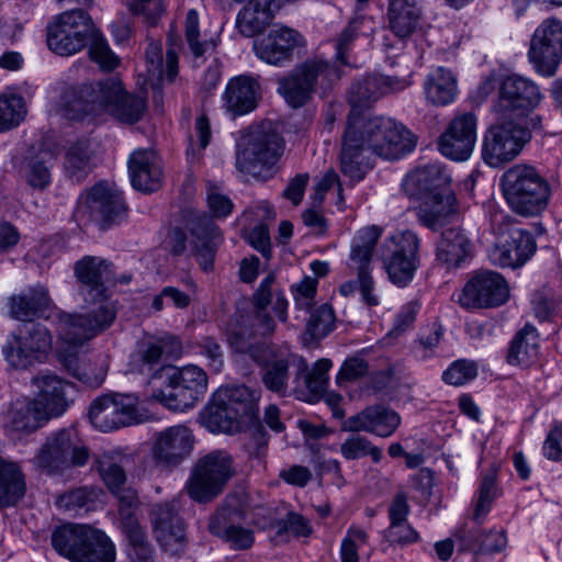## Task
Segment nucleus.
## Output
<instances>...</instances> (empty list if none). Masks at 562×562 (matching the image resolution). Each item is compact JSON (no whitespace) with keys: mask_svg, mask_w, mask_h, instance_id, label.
<instances>
[{"mask_svg":"<svg viewBox=\"0 0 562 562\" xmlns=\"http://www.w3.org/2000/svg\"><path fill=\"white\" fill-rule=\"evenodd\" d=\"M507 241L519 267L525 265L536 251L535 238L531 233L525 229L513 231Z\"/></svg>","mask_w":562,"mask_h":562,"instance_id":"nucleus-63","label":"nucleus"},{"mask_svg":"<svg viewBox=\"0 0 562 562\" xmlns=\"http://www.w3.org/2000/svg\"><path fill=\"white\" fill-rule=\"evenodd\" d=\"M128 172L133 188L138 191L154 192L161 184L162 170L154 150H134L128 158Z\"/></svg>","mask_w":562,"mask_h":562,"instance_id":"nucleus-36","label":"nucleus"},{"mask_svg":"<svg viewBox=\"0 0 562 562\" xmlns=\"http://www.w3.org/2000/svg\"><path fill=\"white\" fill-rule=\"evenodd\" d=\"M45 154H37L25 159L22 173L26 183L35 190H44L52 182L50 168Z\"/></svg>","mask_w":562,"mask_h":562,"instance_id":"nucleus-51","label":"nucleus"},{"mask_svg":"<svg viewBox=\"0 0 562 562\" xmlns=\"http://www.w3.org/2000/svg\"><path fill=\"white\" fill-rule=\"evenodd\" d=\"M381 228L369 226L360 229L351 244L350 261L351 265L360 270H370V262L373 250L381 236Z\"/></svg>","mask_w":562,"mask_h":562,"instance_id":"nucleus-47","label":"nucleus"},{"mask_svg":"<svg viewBox=\"0 0 562 562\" xmlns=\"http://www.w3.org/2000/svg\"><path fill=\"white\" fill-rule=\"evenodd\" d=\"M117 499V512L120 518L121 530L139 527L137 518L140 501L135 488L124 486L116 492L111 493Z\"/></svg>","mask_w":562,"mask_h":562,"instance_id":"nucleus-50","label":"nucleus"},{"mask_svg":"<svg viewBox=\"0 0 562 562\" xmlns=\"http://www.w3.org/2000/svg\"><path fill=\"white\" fill-rule=\"evenodd\" d=\"M234 459L225 450H213L198 459L186 485L195 502L209 503L216 498L234 475Z\"/></svg>","mask_w":562,"mask_h":562,"instance_id":"nucleus-9","label":"nucleus"},{"mask_svg":"<svg viewBox=\"0 0 562 562\" xmlns=\"http://www.w3.org/2000/svg\"><path fill=\"white\" fill-rule=\"evenodd\" d=\"M281 9V0H254L247 2L236 16L238 32L251 37L261 33Z\"/></svg>","mask_w":562,"mask_h":562,"instance_id":"nucleus-38","label":"nucleus"},{"mask_svg":"<svg viewBox=\"0 0 562 562\" xmlns=\"http://www.w3.org/2000/svg\"><path fill=\"white\" fill-rule=\"evenodd\" d=\"M99 474L111 493L125 486L126 472L123 458L103 454L98 460Z\"/></svg>","mask_w":562,"mask_h":562,"instance_id":"nucleus-55","label":"nucleus"},{"mask_svg":"<svg viewBox=\"0 0 562 562\" xmlns=\"http://www.w3.org/2000/svg\"><path fill=\"white\" fill-rule=\"evenodd\" d=\"M11 427L15 431L32 432L43 427L49 418L34 400H16L9 412Z\"/></svg>","mask_w":562,"mask_h":562,"instance_id":"nucleus-40","label":"nucleus"},{"mask_svg":"<svg viewBox=\"0 0 562 562\" xmlns=\"http://www.w3.org/2000/svg\"><path fill=\"white\" fill-rule=\"evenodd\" d=\"M126 540L125 554L127 562H156L157 555L146 530L139 526L123 530Z\"/></svg>","mask_w":562,"mask_h":562,"instance_id":"nucleus-48","label":"nucleus"},{"mask_svg":"<svg viewBox=\"0 0 562 562\" xmlns=\"http://www.w3.org/2000/svg\"><path fill=\"white\" fill-rule=\"evenodd\" d=\"M227 340L235 352L248 356L260 368H263L272 358L279 355L266 342L252 341L251 333L243 327L229 333Z\"/></svg>","mask_w":562,"mask_h":562,"instance_id":"nucleus-43","label":"nucleus"},{"mask_svg":"<svg viewBox=\"0 0 562 562\" xmlns=\"http://www.w3.org/2000/svg\"><path fill=\"white\" fill-rule=\"evenodd\" d=\"M476 128L477 117L474 113L456 114L439 137V151L456 161L467 160L475 146Z\"/></svg>","mask_w":562,"mask_h":562,"instance_id":"nucleus-23","label":"nucleus"},{"mask_svg":"<svg viewBox=\"0 0 562 562\" xmlns=\"http://www.w3.org/2000/svg\"><path fill=\"white\" fill-rule=\"evenodd\" d=\"M33 381L40 390L34 401L41 403L47 417L50 419L63 415L71 403L74 385L54 374L40 375Z\"/></svg>","mask_w":562,"mask_h":562,"instance_id":"nucleus-35","label":"nucleus"},{"mask_svg":"<svg viewBox=\"0 0 562 562\" xmlns=\"http://www.w3.org/2000/svg\"><path fill=\"white\" fill-rule=\"evenodd\" d=\"M285 142L271 123H262L250 130L236 154V168L261 180H268L277 171L276 165L284 153Z\"/></svg>","mask_w":562,"mask_h":562,"instance_id":"nucleus-4","label":"nucleus"},{"mask_svg":"<svg viewBox=\"0 0 562 562\" xmlns=\"http://www.w3.org/2000/svg\"><path fill=\"white\" fill-rule=\"evenodd\" d=\"M260 98L259 82L246 75L232 78L223 94V105L233 116H241L252 112Z\"/></svg>","mask_w":562,"mask_h":562,"instance_id":"nucleus-34","label":"nucleus"},{"mask_svg":"<svg viewBox=\"0 0 562 562\" xmlns=\"http://www.w3.org/2000/svg\"><path fill=\"white\" fill-rule=\"evenodd\" d=\"M434 255L437 266L457 270L472 257V241L461 227L446 228L434 244Z\"/></svg>","mask_w":562,"mask_h":562,"instance_id":"nucleus-28","label":"nucleus"},{"mask_svg":"<svg viewBox=\"0 0 562 562\" xmlns=\"http://www.w3.org/2000/svg\"><path fill=\"white\" fill-rule=\"evenodd\" d=\"M420 0H387L386 29L400 41L412 38L422 31Z\"/></svg>","mask_w":562,"mask_h":562,"instance_id":"nucleus-33","label":"nucleus"},{"mask_svg":"<svg viewBox=\"0 0 562 562\" xmlns=\"http://www.w3.org/2000/svg\"><path fill=\"white\" fill-rule=\"evenodd\" d=\"M63 366L71 376L90 387H99L105 378V373L101 371L99 373H91L88 366L77 355L64 357Z\"/></svg>","mask_w":562,"mask_h":562,"instance_id":"nucleus-62","label":"nucleus"},{"mask_svg":"<svg viewBox=\"0 0 562 562\" xmlns=\"http://www.w3.org/2000/svg\"><path fill=\"white\" fill-rule=\"evenodd\" d=\"M536 71L546 77L555 75L562 59V22L549 18L536 29L528 50Z\"/></svg>","mask_w":562,"mask_h":562,"instance_id":"nucleus-19","label":"nucleus"},{"mask_svg":"<svg viewBox=\"0 0 562 562\" xmlns=\"http://www.w3.org/2000/svg\"><path fill=\"white\" fill-rule=\"evenodd\" d=\"M181 353L182 344L178 337L170 334L148 337L138 344L132 364L134 370L150 379L162 378L173 368L168 361Z\"/></svg>","mask_w":562,"mask_h":562,"instance_id":"nucleus-17","label":"nucleus"},{"mask_svg":"<svg viewBox=\"0 0 562 562\" xmlns=\"http://www.w3.org/2000/svg\"><path fill=\"white\" fill-rule=\"evenodd\" d=\"M340 453L346 460H357L370 456L374 463H379L382 459V450L360 435L348 437L340 445Z\"/></svg>","mask_w":562,"mask_h":562,"instance_id":"nucleus-58","label":"nucleus"},{"mask_svg":"<svg viewBox=\"0 0 562 562\" xmlns=\"http://www.w3.org/2000/svg\"><path fill=\"white\" fill-rule=\"evenodd\" d=\"M357 291L360 292L361 301L368 306H376L380 301L374 293V280L370 270H360L355 280H348L339 286V292L342 296L353 295Z\"/></svg>","mask_w":562,"mask_h":562,"instance_id":"nucleus-56","label":"nucleus"},{"mask_svg":"<svg viewBox=\"0 0 562 562\" xmlns=\"http://www.w3.org/2000/svg\"><path fill=\"white\" fill-rule=\"evenodd\" d=\"M79 294L86 303L110 297L108 281L113 280V263L101 257L85 256L75 265Z\"/></svg>","mask_w":562,"mask_h":562,"instance_id":"nucleus-26","label":"nucleus"},{"mask_svg":"<svg viewBox=\"0 0 562 562\" xmlns=\"http://www.w3.org/2000/svg\"><path fill=\"white\" fill-rule=\"evenodd\" d=\"M496 471L490 470L482 476L477 498L474 505L473 519L481 525L488 514L493 501L497 497Z\"/></svg>","mask_w":562,"mask_h":562,"instance_id":"nucleus-57","label":"nucleus"},{"mask_svg":"<svg viewBox=\"0 0 562 562\" xmlns=\"http://www.w3.org/2000/svg\"><path fill=\"white\" fill-rule=\"evenodd\" d=\"M88 460V448L78 431L68 427L50 432L31 461L48 475H63L72 468L83 467Z\"/></svg>","mask_w":562,"mask_h":562,"instance_id":"nucleus-7","label":"nucleus"},{"mask_svg":"<svg viewBox=\"0 0 562 562\" xmlns=\"http://www.w3.org/2000/svg\"><path fill=\"white\" fill-rule=\"evenodd\" d=\"M192 240L190 256H193L204 272L214 269V259L218 244L222 241L218 226L205 213L195 215L189 224Z\"/></svg>","mask_w":562,"mask_h":562,"instance_id":"nucleus-27","label":"nucleus"},{"mask_svg":"<svg viewBox=\"0 0 562 562\" xmlns=\"http://www.w3.org/2000/svg\"><path fill=\"white\" fill-rule=\"evenodd\" d=\"M26 493V480L21 467L0 457V509L15 506Z\"/></svg>","mask_w":562,"mask_h":562,"instance_id":"nucleus-39","label":"nucleus"},{"mask_svg":"<svg viewBox=\"0 0 562 562\" xmlns=\"http://www.w3.org/2000/svg\"><path fill=\"white\" fill-rule=\"evenodd\" d=\"M90 159L89 146L86 142H77L71 145L65 157L67 177L75 182L85 180L91 170Z\"/></svg>","mask_w":562,"mask_h":562,"instance_id":"nucleus-49","label":"nucleus"},{"mask_svg":"<svg viewBox=\"0 0 562 562\" xmlns=\"http://www.w3.org/2000/svg\"><path fill=\"white\" fill-rule=\"evenodd\" d=\"M83 314H58V333L69 345H82L110 328L117 315L116 302L110 297L97 301Z\"/></svg>","mask_w":562,"mask_h":562,"instance_id":"nucleus-11","label":"nucleus"},{"mask_svg":"<svg viewBox=\"0 0 562 562\" xmlns=\"http://www.w3.org/2000/svg\"><path fill=\"white\" fill-rule=\"evenodd\" d=\"M305 46V40L296 30L288 26H276L254 44L256 55L262 61L282 67L290 63L295 52Z\"/></svg>","mask_w":562,"mask_h":562,"instance_id":"nucleus-25","label":"nucleus"},{"mask_svg":"<svg viewBox=\"0 0 562 562\" xmlns=\"http://www.w3.org/2000/svg\"><path fill=\"white\" fill-rule=\"evenodd\" d=\"M393 249L383 255V262L390 281L398 288L407 286L420 267L422 240L417 233L405 229L390 238Z\"/></svg>","mask_w":562,"mask_h":562,"instance_id":"nucleus-18","label":"nucleus"},{"mask_svg":"<svg viewBox=\"0 0 562 562\" xmlns=\"http://www.w3.org/2000/svg\"><path fill=\"white\" fill-rule=\"evenodd\" d=\"M396 89L390 77L382 75L368 76L361 80L352 82L349 89L348 101L356 108L367 106L381 95Z\"/></svg>","mask_w":562,"mask_h":562,"instance_id":"nucleus-41","label":"nucleus"},{"mask_svg":"<svg viewBox=\"0 0 562 562\" xmlns=\"http://www.w3.org/2000/svg\"><path fill=\"white\" fill-rule=\"evenodd\" d=\"M450 181L445 167L439 162H432L411 171L403 181V189L408 196L423 199L443 191H452Z\"/></svg>","mask_w":562,"mask_h":562,"instance_id":"nucleus-30","label":"nucleus"},{"mask_svg":"<svg viewBox=\"0 0 562 562\" xmlns=\"http://www.w3.org/2000/svg\"><path fill=\"white\" fill-rule=\"evenodd\" d=\"M293 355H278L260 370L261 381L267 390L285 395L290 380V362Z\"/></svg>","mask_w":562,"mask_h":562,"instance_id":"nucleus-46","label":"nucleus"},{"mask_svg":"<svg viewBox=\"0 0 562 562\" xmlns=\"http://www.w3.org/2000/svg\"><path fill=\"white\" fill-rule=\"evenodd\" d=\"M508 297L505 278L492 270H481L465 283L459 302L465 308H493L505 304Z\"/></svg>","mask_w":562,"mask_h":562,"instance_id":"nucleus-20","label":"nucleus"},{"mask_svg":"<svg viewBox=\"0 0 562 562\" xmlns=\"http://www.w3.org/2000/svg\"><path fill=\"white\" fill-rule=\"evenodd\" d=\"M259 401H256L254 414L243 417V429L249 436L247 448L250 454L261 458L268 447L269 436L259 419Z\"/></svg>","mask_w":562,"mask_h":562,"instance_id":"nucleus-52","label":"nucleus"},{"mask_svg":"<svg viewBox=\"0 0 562 562\" xmlns=\"http://www.w3.org/2000/svg\"><path fill=\"white\" fill-rule=\"evenodd\" d=\"M529 142V132L515 120L496 121L483 135L482 158L486 165L499 167L514 160Z\"/></svg>","mask_w":562,"mask_h":562,"instance_id":"nucleus-14","label":"nucleus"},{"mask_svg":"<svg viewBox=\"0 0 562 562\" xmlns=\"http://www.w3.org/2000/svg\"><path fill=\"white\" fill-rule=\"evenodd\" d=\"M292 362L296 368V378H303L307 390L315 395L326 391L328 385V372L333 366L331 360L322 358L317 360L312 369L307 361L301 356H292Z\"/></svg>","mask_w":562,"mask_h":562,"instance_id":"nucleus-45","label":"nucleus"},{"mask_svg":"<svg viewBox=\"0 0 562 562\" xmlns=\"http://www.w3.org/2000/svg\"><path fill=\"white\" fill-rule=\"evenodd\" d=\"M209 528L211 533L223 539L234 550H247L255 541L252 530L243 526L229 524L221 527L217 522L211 521Z\"/></svg>","mask_w":562,"mask_h":562,"instance_id":"nucleus-54","label":"nucleus"},{"mask_svg":"<svg viewBox=\"0 0 562 562\" xmlns=\"http://www.w3.org/2000/svg\"><path fill=\"white\" fill-rule=\"evenodd\" d=\"M503 195L515 213L522 216L539 215L549 204L551 186L532 165L516 164L501 178Z\"/></svg>","mask_w":562,"mask_h":562,"instance_id":"nucleus-2","label":"nucleus"},{"mask_svg":"<svg viewBox=\"0 0 562 562\" xmlns=\"http://www.w3.org/2000/svg\"><path fill=\"white\" fill-rule=\"evenodd\" d=\"M64 106L71 120L108 113L121 123L134 124L142 120L147 103L145 98L126 92L121 80L106 78L68 88Z\"/></svg>","mask_w":562,"mask_h":562,"instance_id":"nucleus-1","label":"nucleus"},{"mask_svg":"<svg viewBox=\"0 0 562 562\" xmlns=\"http://www.w3.org/2000/svg\"><path fill=\"white\" fill-rule=\"evenodd\" d=\"M95 29L87 11H65L47 25L48 48L60 56L74 55L88 46L89 41L95 36Z\"/></svg>","mask_w":562,"mask_h":562,"instance_id":"nucleus-10","label":"nucleus"},{"mask_svg":"<svg viewBox=\"0 0 562 562\" xmlns=\"http://www.w3.org/2000/svg\"><path fill=\"white\" fill-rule=\"evenodd\" d=\"M194 436L184 425L170 426L155 435L151 458L157 467L172 470L193 450Z\"/></svg>","mask_w":562,"mask_h":562,"instance_id":"nucleus-22","label":"nucleus"},{"mask_svg":"<svg viewBox=\"0 0 562 562\" xmlns=\"http://www.w3.org/2000/svg\"><path fill=\"white\" fill-rule=\"evenodd\" d=\"M539 355V338L533 326H524L513 338L507 352L509 364H526L537 360Z\"/></svg>","mask_w":562,"mask_h":562,"instance_id":"nucleus-44","label":"nucleus"},{"mask_svg":"<svg viewBox=\"0 0 562 562\" xmlns=\"http://www.w3.org/2000/svg\"><path fill=\"white\" fill-rule=\"evenodd\" d=\"M155 538L170 557L181 555L187 546L184 524L172 503L157 504L151 510Z\"/></svg>","mask_w":562,"mask_h":562,"instance_id":"nucleus-24","label":"nucleus"},{"mask_svg":"<svg viewBox=\"0 0 562 562\" xmlns=\"http://www.w3.org/2000/svg\"><path fill=\"white\" fill-rule=\"evenodd\" d=\"M89 55L101 69L111 71L119 66V58L110 49L102 33L95 29V36L89 41Z\"/></svg>","mask_w":562,"mask_h":562,"instance_id":"nucleus-64","label":"nucleus"},{"mask_svg":"<svg viewBox=\"0 0 562 562\" xmlns=\"http://www.w3.org/2000/svg\"><path fill=\"white\" fill-rule=\"evenodd\" d=\"M424 89L430 103L437 106L447 105L457 95V80L449 69L438 67L427 76Z\"/></svg>","mask_w":562,"mask_h":562,"instance_id":"nucleus-42","label":"nucleus"},{"mask_svg":"<svg viewBox=\"0 0 562 562\" xmlns=\"http://www.w3.org/2000/svg\"><path fill=\"white\" fill-rule=\"evenodd\" d=\"M137 404L133 394H103L91 402L88 417L95 429L113 431L140 422Z\"/></svg>","mask_w":562,"mask_h":562,"instance_id":"nucleus-16","label":"nucleus"},{"mask_svg":"<svg viewBox=\"0 0 562 562\" xmlns=\"http://www.w3.org/2000/svg\"><path fill=\"white\" fill-rule=\"evenodd\" d=\"M340 79V70L324 59H307L278 79V93L294 108L305 105L319 87L327 92Z\"/></svg>","mask_w":562,"mask_h":562,"instance_id":"nucleus-6","label":"nucleus"},{"mask_svg":"<svg viewBox=\"0 0 562 562\" xmlns=\"http://www.w3.org/2000/svg\"><path fill=\"white\" fill-rule=\"evenodd\" d=\"M362 119L361 127L367 136V145L375 155L397 160L415 148L414 136L402 124L378 116Z\"/></svg>","mask_w":562,"mask_h":562,"instance_id":"nucleus-12","label":"nucleus"},{"mask_svg":"<svg viewBox=\"0 0 562 562\" xmlns=\"http://www.w3.org/2000/svg\"><path fill=\"white\" fill-rule=\"evenodd\" d=\"M362 121L363 119L353 115V112L348 115L339 155L341 173L355 182L362 180L371 169L366 155L371 148L368 147L367 136L362 132Z\"/></svg>","mask_w":562,"mask_h":562,"instance_id":"nucleus-21","label":"nucleus"},{"mask_svg":"<svg viewBox=\"0 0 562 562\" xmlns=\"http://www.w3.org/2000/svg\"><path fill=\"white\" fill-rule=\"evenodd\" d=\"M259 400L260 391L246 385L221 387L203 411V424L212 432L240 431L243 417L254 414Z\"/></svg>","mask_w":562,"mask_h":562,"instance_id":"nucleus-5","label":"nucleus"},{"mask_svg":"<svg viewBox=\"0 0 562 562\" xmlns=\"http://www.w3.org/2000/svg\"><path fill=\"white\" fill-rule=\"evenodd\" d=\"M186 41L195 58H200L205 54L213 53L216 43L213 40L200 42L199 32V13L195 9H190L184 22Z\"/></svg>","mask_w":562,"mask_h":562,"instance_id":"nucleus-59","label":"nucleus"},{"mask_svg":"<svg viewBox=\"0 0 562 562\" xmlns=\"http://www.w3.org/2000/svg\"><path fill=\"white\" fill-rule=\"evenodd\" d=\"M53 301L48 290L42 284L30 286L18 295L8 299L9 315L13 319L33 323L35 317H44Z\"/></svg>","mask_w":562,"mask_h":562,"instance_id":"nucleus-37","label":"nucleus"},{"mask_svg":"<svg viewBox=\"0 0 562 562\" xmlns=\"http://www.w3.org/2000/svg\"><path fill=\"white\" fill-rule=\"evenodd\" d=\"M401 424L400 415L383 405H372L350 416L344 424V430L366 431L379 437L391 436Z\"/></svg>","mask_w":562,"mask_h":562,"instance_id":"nucleus-32","label":"nucleus"},{"mask_svg":"<svg viewBox=\"0 0 562 562\" xmlns=\"http://www.w3.org/2000/svg\"><path fill=\"white\" fill-rule=\"evenodd\" d=\"M196 352L204 357L207 367L215 373L222 371L224 366V351L220 340L210 335L201 336L195 342Z\"/></svg>","mask_w":562,"mask_h":562,"instance_id":"nucleus-61","label":"nucleus"},{"mask_svg":"<svg viewBox=\"0 0 562 562\" xmlns=\"http://www.w3.org/2000/svg\"><path fill=\"white\" fill-rule=\"evenodd\" d=\"M206 372L195 366L172 368L166 375V384L153 391V397L173 412H183L194 407L207 390Z\"/></svg>","mask_w":562,"mask_h":562,"instance_id":"nucleus-8","label":"nucleus"},{"mask_svg":"<svg viewBox=\"0 0 562 562\" xmlns=\"http://www.w3.org/2000/svg\"><path fill=\"white\" fill-rule=\"evenodd\" d=\"M542 94L539 87L531 80L512 75L504 79L499 90V108L503 111L524 114L537 108Z\"/></svg>","mask_w":562,"mask_h":562,"instance_id":"nucleus-29","label":"nucleus"},{"mask_svg":"<svg viewBox=\"0 0 562 562\" xmlns=\"http://www.w3.org/2000/svg\"><path fill=\"white\" fill-rule=\"evenodd\" d=\"M335 328V312L329 304H322L310 316L305 333L312 340L326 337Z\"/></svg>","mask_w":562,"mask_h":562,"instance_id":"nucleus-60","label":"nucleus"},{"mask_svg":"<svg viewBox=\"0 0 562 562\" xmlns=\"http://www.w3.org/2000/svg\"><path fill=\"white\" fill-rule=\"evenodd\" d=\"M52 342V335L44 325L27 323L20 328L19 334L8 336L2 353L11 367L26 369L46 358Z\"/></svg>","mask_w":562,"mask_h":562,"instance_id":"nucleus-15","label":"nucleus"},{"mask_svg":"<svg viewBox=\"0 0 562 562\" xmlns=\"http://www.w3.org/2000/svg\"><path fill=\"white\" fill-rule=\"evenodd\" d=\"M52 547L71 562H115L116 549L110 537L89 525L65 524L52 533Z\"/></svg>","mask_w":562,"mask_h":562,"instance_id":"nucleus-3","label":"nucleus"},{"mask_svg":"<svg viewBox=\"0 0 562 562\" xmlns=\"http://www.w3.org/2000/svg\"><path fill=\"white\" fill-rule=\"evenodd\" d=\"M418 200L419 204L413 209L415 217L422 226L432 232L443 228L458 214L453 191H443Z\"/></svg>","mask_w":562,"mask_h":562,"instance_id":"nucleus-31","label":"nucleus"},{"mask_svg":"<svg viewBox=\"0 0 562 562\" xmlns=\"http://www.w3.org/2000/svg\"><path fill=\"white\" fill-rule=\"evenodd\" d=\"M127 213L128 206L123 194L102 182L80 196L76 210L78 217L87 216L102 231L123 223L127 218Z\"/></svg>","mask_w":562,"mask_h":562,"instance_id":"nucleus-13","label":"nucleus"},{"mask_svg":"<svg viewBox=\"0 0 562 562\" xmlns=\"http://www.w3.org/2000/svg\"><path fill=\"white\" fill-rule=\"evenodd\" d=\"M26 114L24 99L15 93L0 94V132L18 126Z\"/></svg>","mask_w":562,"mask_h":562,"instance_id":"nucleus-53","label":"nucleus"}]
</instances>
